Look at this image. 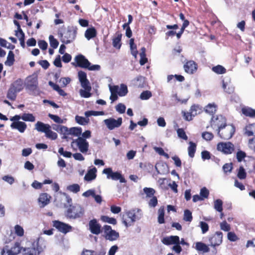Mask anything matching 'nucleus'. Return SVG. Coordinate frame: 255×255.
<instances>
[{"label": "nucleus", "instance_id": "obj_19", "mask_svg": "<svg viewBox=\"0 0 255 255\" xmlns=\"http://www.w3.org/2000/svg\"><path fill=\"white\" fill-rule=\"evenodd\" d=\"M53 223V227L56 228L59 232L64 234L71 231L72 228L69 225L58 221H54Z\"/></svg>", "mask_w": 255, "mask_h": 255}, {"label": "nucleus", "instance_id": "obj_56", "mask_svg": "<svg viewBox=\"0 0 255 255\" xmlns=\"http://www.w3.org/2000/svg\"><path fill=\"white\" fill-rule=\"evenodd\" d=\"M228 239L232 242H235L237 241L239 238L234 232H229L227 234Z\"/></svg>", "mask_w": 255, "mask_h": 255}, {"label": "nucleus", "instance_id": "obj_40", "mask_svg": "<svg viewBox=\"0 0 255 255\" xmlns=\"http://www.w3.org/2000/svg\"><path fill=\"white\" fill-rule=\"evenodd\" d=\"M212 71L218 74H224L226 72V69L222 66L218 65L212 68Z\"/></svg>", "mask_w": 255, "mask_h": 255}, {"label": "nucleus", "instance_id": "obj_11", "mask_svg": "<svg viewBox=\"0 0 255 255\" xmlns=\"http://www.w3.org/2000/svg\"><path fill=\"white\" fill-rule=\"evenodd\" d=\"M103 174L107 175L108 179H112L114 180H119L121 183H125L126 179L122 176L121 173L118 172H113L112 168H108L104 169L103 171Z\"/></svg>", "mask_w": 255, "mask_h": 255}, {"label": "nucleus", "instance_id": "obj_1", "mask_svg": "<svg viewBox=\"0 0 255 255\" xmlns=\"http://www.w3.org/2000/svg\"><path fill=\"white\" fill-rule=\"evenodd\" d=\"M60 198L62 200L60 206H64V207H70L67 209L66 215L70 219H77L82 217L84 214L83 208L80 205H75L72 206V199L65 193L59 192Z\"/></svg>", "mask_w": 255, "mask_h": 255}, {"label": "nucleus", "instance_id": "obj_59", "mask_svg": "<svg viewBox=\"0 0 255 255\" xmlns=\"http://www.w3.org/2000/svg\"><path fill=\"white\" fill-rule=\"evenodd\" d=\"M202 137L206 140H211L213 139L214 135L210 132H204L202 134Z\"/></svg>", "mask_w": 255, "mask_h": 255}, {"label": "nucleus", "instance_id": "obj_27", "mask_svg": "<svg viewBox=\"0 0 255 255\" xmlns=\"http://www.w3.org/2000/svg\"><path fill=\"white\" fill-rule=\"evenodd\" d=\"M96 172L97 169L96 167H93L89 170L84 177V179L88 181L95 179L96 177Z\"/></svg>", "mask_w": 255, "mask_h": 255}, {"label": "nucleus", "instance_id": "obj_38", "mask_svg": "<svg viewBox=\"0 0 255 255\" xmlns=\"http://www.w3.org/2000/svg\"><path fill=\"white\" fill-rule=\"evenodd\" d=\"M0 46L11 50H13L15 48L14 45L11 44L6 40L1 38H0Z\"/></svg>", "mask_w": 255, "mask_h": 255}, {"label": "nucleus", "instance_id": "obj_32", "mask_svg": "<svg viewBox=\"0 0 255 255\" xmlns=\"http://www.w3.org/2000/svg\"><path fill=\"white\" fill-rule=\"evenodd\" d=\"M14 61V54L12 51H9L4 64L6 66H11Z\"/></svg>", "mask_w": 255, "mask_h": 255}, {"label": "nucleus", "instance_id": "obj_55", "mask_svg": "<svg viewBox=\"0 0 255 255\" xmlns=\"http://www.w3.org/2000/svg\"><path fill=\"white\" fill-rule=\"evenodd\" d=\"M151 93L149 91H145L142 92L140 95L141 99L145 100L149 99L151 97Z\"/></svg>", "mask_w": 255, "mask_h": 255}, {"label": "nucleus", "instance_id": "obj_62", "mask_svg": "<svg viewBox=\"0 0 255 255\" xmlns=\"http://www.w3.org/2000/svg\"><path fill=\"white\" fill-rule=\"evenodd\" d=\"M15 35L18 38L20 42H22L23 39H24V33L21 28L15 31Z\"/></svg>", "mask_w": 255, "mask_h": 255}, {"label": "nucleus", "instance_id": "obj_61", "mask_svg": "<svg viewBox=\"0 0 255 255\" xmlns=\"http://www.w3.org/2000/svg\"><path fill=\"white\" fill-rule=\"evenodd\" d=\"M200 227L201 229L202 234L206 233L209 230V226L206 222L203 221L200 222Z\"/></svg>", "mask_w": 255, "mask_h": 255}, {"label": "nucleus", "instance_id": "obj_43", "mask_svg": "<svg viewBox=\"0 0 255 255\" xmlns=\"http://www.w3.org/2000/svg\"><path fill=\"white\" fill-rule=\"evenodd\" d=\"M49 40L50 46L52 47L53 49L57 48L59 45L58 40L55 39L52 35H50L49 36Z\"/></svg>", "mask_w": 255, "mask_h": 255}, {"label": "nucleus", "instance_id": "obj_37", "mask_svg": "<svg viewBox=\"0 0 255 255\" xmlns=\"http://www.w3.org/2000/svg\"><path fill=\"white\" fill-rule=\"evenodd\" d=\"M129 45L131 53L135 58H136L138 52L136 50V46L134 43V40L133 38H131L129 40Z\"/></svg>", "mask_w": 255, "mask_h": 255}, {"label": "nucleus", "instance_id": "obj_15", "mask_svg": "<svg viewBox=\"0 0 255 255\" xmlns=\"http://www.w3.org/2000/svg\"><path fill=\"white\" fill-rule=\"evenodd\" d=\"M58 128H60V130L62 132L68 135L79 136L82 133V128H81L73 127L68 128L65 126H59Z\"/></svg>", "mask_w": 255, "mask_h": 255}, {"label": "nucleus", "instance_id": "obj_6", "mask_svg": "<svg viewBox=\"0 0 255 255\" xmlns=\"http://www.w3.org/2000/svg\"><path fill=\"white\" fill-rule=\"evenodd\" d=\"M71 145L74 149L76 150L78 148L83 153H86L89 147V142L83 137H78L74 139L71 142Z\"/></svg>", "mask_w": 255, "mask_h": 255}, {"label": "nucleus", "instance_id": "obj_36", "mask_svg": "<svg viewBox=\"0 0 255 255\" xmlns=\"http://www.w3.org/2000/svg\"><path fill=\"white\" fill-rule=\"evenodd\" d=\"M189 146L188 148V155L191 157H193L196 151V145L192 141L189 142Z\"/></svg>", "mask_w": 255, "mask_h": 255}, {"label": "nucleus", "instance_id": "obj_52", "mask_svg": "<svg viewBox=\"0 0 255 255\" xmlns=\"http://www.w3.org/2000/svg\"><path fill=\"white\" fill-rule=\"evenodd\" d=\"M2 179L10 185H12L15 181L14 178L11 175H6L2 177Z\"/></svg>", "mask_w": 255, "mask_h": 255}, {"label": "nucleus", "instance_id": "obj_31", "mask_svg": "<svg viewBox=\"0 0 255 255\" xmlns=\"http://www.w3.org/2000/svg\"><path fill=\"white\" fill-rule=\"evenodd\" d=\"M17 93L21 91L23 89V84L20 79L15 81L11 86Z\"/></svg>", "mask_w": 255, "mask_h": 255}, {"label": "nucleus", "instance_id": "obj_41", "mask_svg": "<svg viewBox=\"0 0 255 255\" xmlns=\"http://www.w3.org/2000/svg\"><path fill=\"white\" fill-rule=\"evenodd\" d=\"M158 222L159 224H163L164 223V209L163 207H160L158 211Z\"/></svg>", "mask_w": 255, "mask_h": 255}, {"label": "nucleus", "instance_id": "obj_12", "mask_svg": "<svg viewBox=\"0 0 255 255\" xmlns=\"http://www.w3.org/2000/svg\"><path fill=\"white\" fill-rule=\"evenodd\" d=\"M217 148L218 151L224 154H229L234 151L235 147L230 142H222L217 144Z\"/></svg>", "mask_w": 255, "mask_h": 255}, {"label": "nucleus", "instance_id": "obj_64", "mask_svg": "<svg viewBox=\"0 0 255 255\" xmlns=\"http://www.w3.org/2000/svg\"><path fill=\"white\" fill-rule=\"evenodd\" d=\"M38 46L40 49L45 50L47 49L48 44L44 40H39L38 42Z\"/></svg>", "mask_w": 255, "mask_h": 255}, {"label": "nucleus", "instance_id": "obj_60", "mask_svg": "<svg viewBox=\"0 0 255 255\" xmlns=\"http://www.w3.org/2000/svg\"><path fill=\"white\" fill-rule=\"evenodd\" d=\"M178 136L184 140H187L188 137L186 135L185 132L182 128H179L177 130Z\"/></svg>", "mask_w": 255, "mask_h": 255}, {"label": "nucleus", "instance_id": "obj_13", "mask_svg": "<svg viewBox=\"0 0 255 255\" xmlns=\"http://www.w3.org/2000/svg\"><path fill=\"white\" fill-rule=\"evenodd\" d=\"M81 83V87L83 89H80L79 91V94L81 97L83 98H89L91 96V93H90L92 88L89 80L82 82Z\"/></svg>", "mask_w": 255, "mask_h": 255}, {"label": "nucleus", "instance_id": "obj_2", "mask_svg": "<svg viewBox=\"0 0 255 255\" xmlns=\"http://www.w3.org/2000/svg\"><path fill=\"white\" fill-rule=\"evenodd\" d=\"M29 245V247H22L23 255H37L42 252L45 248L44 240L41 237Z\"/></svg>", "mask_w": 255, "mask_h": 255}, {"label": "nucleus", "instance_id": "obj_17", "mask_svg": "<svg viewBox=\"0 0 255 255\" xmlns=\"http://www.w3.org/2000/svg\"><path fill=\"white\" fill-rule=\"evenodd\" d=\"M104 233L106 239L115 241L118 238L119 234L116 231L112 229L110 226L105 225L104 227Z\"/></svg>", "mask_w": 255, "mask_h": 255}, {"label": "nucleus", "instance_id": "obj_8", "mask_svg": "<svg viewBox=\"0 0 255 255\" xmlns=\"http://www.w3.org/2000/svg\"><path fill=\"white\" fill-rule=\"evenodd\" d=\"M210 123L212 128H217V129H219L226 126V120L222 115L214 113L212 115Z\"/></svg>", "mask_w": 255, "mask_h": 255}, {"label": "nucleus", "instance_id": "obj_20", "mask_svg": "<svg viewBox=\"0 0 255 255\" xmlns=\"http://www.w3.org/2000/svg\"><path fill=\"white\" fill-rule=\"evenodd\" d=\"M37 85V75L36 74H33L27 77L26 79V86L29 89L32 90L36 89Z\"/></svg>", "mask_w": 255, "mask_h": 255}, {"label": "nucleus", "instance_id": "obj_7", "mask_svg": "<svg viewBox=\"0 0 255 255\" xmlns=\"http://www.w3.org/2000/svg\"><path fill=\"white\" fill-rule=\"evenodd\" d=\"M218 134L224 139L231 138L235 131V127L232 125H228L222 128L217 129Z\"/></svg>", "mask_w": 255, "mask_h": 255}, {"label": "nucleus", "instance_id": "obj_4", "mask_svg": "<svg viewBox=\"0 0 255 255\" xmlns=\"http://www.w3.org/2000/svg\"><path fill=\"white\" fill-rule=\"evenodd\" d=\"M111 92L110 99L112 102L117 100L118 95L120 97L125 96L128 93L127 86L125 84L120 86H109Z\"/></svg>", "mask_w": 255, "mask_h": 255}, {"label": "nucleus", "instance_id": "obj_9", "mask_svg": "<svg viewBox=\"0 0 255 255\" xmlns=\"http://www.w3.org/2000/svg\"><path fill=\"white\" fill-rule=\"evenodd\" d=\"M22 247L20 246V244L19 242H15L14 245L11 247H9L8 246H5L1 252V255H17L21 251H22Z\"/></svg>", "mask_w": 255, "mask_h": 255}, {"label": "nucleus", "instance_id": "obj_51", "mask_svg": "<svg viewBox=\"0 0 255 255\" xmlns=\"http://www.w3.org/2000/svg\"><path fill=\"white\" fill-rule=\"evenodd\" d=\"M209 194V191L206 187H203L201 189L200 192V195L203 198V200L206 199L208 197Z\"/></svg>", "mask_w": 255, "mask_h": 255}, {"label": "nucleus", "instance_id": "obj_28", "mask_svg": "<svg viewBox=\"0 0 255 255\" xmlns=\"http://www.w3.org/2000/svg\"><path fill=\"white\" fill-rule=\"evenodd\" d=\"M49 126L50 125L48 124H45L41 122H37L35 125V129L38 131L45 133L48 129Z\"/></svg>", "mask_w": 255, "mask_h": 255}, {"label": "nucleus", "instance_id": "obj_53", "mask_svg": "<svg viewBox=\"0 0 255 255\" xmlns=\"http://www.w3.org/2000/svg\"><path fill=\"white\" fill-rule=\"evenodd\" d=\"M220 229L225 231L229 232L231 230V227L226 221H224L220 224Z\"/></svg>", "mask_w": 255, "mask_h": 255}, {"label": "nucleus", "instance_id": "obj_58", "mask_svg": "<svg viewBox=\"0 0 255 255\" xmlns=\"http://www.w3.org/2000/svg\"><path fill=\"white\" fill-rule=\"evenodd\" d=\"M78 78L80 83L88 80L87 78L86 73L82 71L78 72Z\"/></svg>", "mask_w": 255, "mask_h": 255}, {"label": "nucleus", "instance_id": "obj_42", "mask_svg": "<svg viewBox=\"0 0 255 255\" xmlns=\"http://www.w3.org/2000/svg\"><path fill=\"white\" fill-rule=\"evenodd\" d=\"M15 234L19 237H22L24 235V229L19 225H16L14 228Z\"/></svg>", "mask_w": 255, "mask_h": 255}, {"label": "nucleus", "instance_id": "obj_30", "mask_svg": "<svg viewBox=\"0 0 255 255\" xmlns=\"http://www.w3.org/2000/svg\"><path fill=\"white\" fill-rule=\"evenodd\" d=\"M195 248L199 252L204 253H208L210 251V249L207 245L202 242H197L195 244Z\"/></svg>", "mask_w": 255, "mask_h": 255}, {"label": "nucleus", "instance_id": "obj_48", "mask_svg": "<svg viewBox=\"0 0 255 255\" xmlns=\"http://www.w3.org/2000/svg\"><path fill=\"white\" fill-rule=\"evenodd\" d=\"M183 220L185 221L190 222L192 221V213L189 210H185L184 211Z\"/></svg>", "mask_w": 255, "mask_h": 255}, {"label": "nucleus", "instance_id": "obj_23", "mask_svg": "<svg viewBox=\"0 0 255 255\" xmlns=\"http://www.w3.org/2000/svg\"><path fill=\"white\" fill-rule=\"evenodd\" d=\"M89 225V229L92 233L99 235L101 233V226L95 219L91 220Z\"/></svg>", "mask_w": 255, "mask_h": 255}, {"label": "nucleus", "instance_id": "obj_26", "mask_svg": "<svg viewBox=\"0 0 255 255\" xmlns=\"http://www.w3.org/2000/svg\"><path fill=\"white\" fill-rule=\"evenodd\" d=\"M244 134L248 136H254L255 137V124H249L244 129Z\"/></svg>", "mask_w": 255, "mask_h": 255}, {"label": "nucleus", "instance_id": "obj_25", "mask_svg": "<svg viewBox=\"0 0 255 255\" xmlns=\"http://www.w3.org/2000/svg\"><path fill=\"white\" fill-rule=\"evenodd\" d=\"M184 68L186 72L189 74H193L196 71L197 65L194 61H189L184 65Z\"/></svg>", "mask_w": 255, "mask_h": 255}, {"label": "nucleus", "instance_id": "obj_18", "mask_svg": "<svg viewBox=\"0 0 255 255\" xmlns=\"http://www.w3.org/2000/svg\"><path fill=\"white\" fill-rule=\"evenodd\" d=\"M85 117L76 116L75 120L77 123L81 125H85L89 122V117L91 116H98L104 115V113H85Z\"/></svg>", "mask_w": 255, "mask_h": 255}, {"label": "nucleus", "instance_id": "obj_63", "mask_svg": "<svg viewBox=\"0 0 255 255\" xmlns=\"http://www.w3.org/2000/svg\"><path fill=\"white\" fill-rule=\"evenodd\" d=\"M196 115V113L192 114V113H183V117L185 120L190 121H191Z\"/></svg>", "mask_w": 255, "mask_h": 255}, {"label": "nucleus", "instance_id": "obj_14", "mask_svg": "<svg viewBox=\"0 0 255 255\" xmlns=\"http://www.w3.org/2000/svg\"><path fill=\"white\" fill-rule=\"evenodd\" d=\"M76 36V31L69 30L61 35V41L65 44H68L72 42Z\"/></svg>", "mask_w": 255, "mask_h": 255}, {"label": "nucleus", "instance_id": "obj_33", "mask_svg": "<svg viewBox=\"0 0 255 255\" xmlns=\"http://www.w3.org/2000/svg\"><path fill=\"white\" fill-rule=\"evenodd\" d=\"M44 133L47 138L51 140H55L57 138V134L51 129L50 126Z\"/></svg>", "mask_w": 255, "mask_h": 255}, {"label": "nucleus", "instance_id": "obj_54", "mask_svg": "<svg viewBox=\"0 0 255 255\" xmlns=\"http://www.w3.org/2000/svg\"><path fill=\"white\" fill-rule=\"evenodd\" d=\"M246 172L243 167L241 166L239 168L238 173V177L241 179H244L246 177Z\"/></svg>", "mask_w": 255, "mask_h": 255}, {"label": "nucleus", "instance_id": "obj_5", "mask_svg": "<svg viewBox=\"0 0 255 255\" xmlns=\"http://www.w3.org/2000/svg\"><path fill=\"white\" fill-rule=\"evenodd\" d=\"M75 61L77 63V64L76 65L74 63H72V64L75 66H78L80 67L86 68L91 71H98L100 69V65H91V63L89 62V61L82 55L76 56L75 58Z\"/></svg>", "mask_w": 255, "mask_h": 255}, {"label": "nucleus", "instance_id": "obj_3", "mask_svg": "<svg viewBox=\"0 0 255 255\" xmlns=\"http://www.w3.org/2000/svg\"><path fill=\"white\" fill-rule=\"evenodd\" d=\"M142 216V211L138 208L133 209L128 211L126 213V216L123 217V223L128 227L137 220H139Z\"/></svg>", "mask_w": 255, "mask_h": 255}, {"label": "nucleus", "instance_id": "obj_29", "mask_svg": "<svg viewBox=\"0 0 255 255\" xmlns=\"http://www.w3.org/2000/svg\"><path fill=\"white\" fill-rule=\"evenodd\" d=\"M85 38L89 40L90 39L94 38L97 35V31L94 27H91L88 28L85 32Z\"/></svg>", "mask_w": 255, "mask_h": 255}, {"label": "nucleus", "instance_id": "obj_10", "mask_svg": "<svg viewBox=\"0 0 255 255\" xmlns=\"http://www.w3.org/2000/svg\"><path fill=\"white\" fill-rule=\"evenodd\" d=\"M21 117L18 115L11 117L10 120L13 122L11 123L10 127L12 128L17 129L21 133H23L26 128L27 126L25 123L19 121Z\"/></svg>", "mask_w": 255, "mask_h": 255}, {"label": "nucleus", "instance_id": "obj_47", "mask_svg": "<svg viewBox=\"0 0 255 255\" xmlns=\"http://www.w3.org/2000/svg\"><path fill=\"white\" fill-rule=\"evenodd\" d=\"M153 149L160 155L164 156L167 159L169 158L168 154L165 153L161 147L154 146L153 147Z\"/></svg>", "mask_w": 255, "mask_h": 255}, {"label": "nucleus", "instance_id": "obj_34", "mask_svg": "<svg viewBox=\"0 0 255 255\" xmlns=\"http://www.w3.org/2000/svg\"><path fill=\"white\" fill-rule=\"evenodd\" d=\"M48 116L51 120L57 124H63L65 123L66 121V119L61 118L57 115L49 114Z\"/></svg>", "mask_w": 255, "mask_h": 255}, {"label": "nucleus", "instance_id": "obj_49", "mask_svg": "<svg viewBox=\"0 0 255 255\" xmlns=\"http://www.w3.org/2000/svg\"><path fill=\"white\" fill-rule=\"evenodd\" d=\"M67 189L73 193H77L80 191V186L77 184H74L67 186Z\"/></svg>", "mask_w": 255, "mask_h": 255}, {"label": "nucleus", "instance_id": "obj_46", "mask_svg": "<svg viewBox=\"0 0 255 255\" xmlns=\"http://www.w3.org/2000/svg\"><path fill=\"white\" fill-rule=\"evenodd\" d=\"M17 93L12 87H10L7 93V98L10 100H14Z\"/></svg>", "mask_w": 255, "mask_h": 255}, {"label": "nucleus", "instance_id": "obj_45", "mask_svg": "<svg viewBox=\"0 0 255 255\" xmlns=\"http://www.w3.org/2000/svg\"><path fill=\"white\" fill-rule=\"evenodd\" d=\"M205 112H216L217 110V105L215 103H210L204 108Z\"/></svg>", "mask_w": 255, "mask_h": 255}, {"label": "nucleus", "instance_id": "obj_44", "mask_svg": "<svg viewBox=\"0 0 255 255\" xmlns=\"http://www.w3.org/2000/svg\"><path fill=\"white\" fill-rule=\"evenodd\" d=\"M143 191L146 195V197H152L154 196L155 191L152 188L145 187L143 188Z\"/></svg>", "mask_w": 255, "mask_h": 255}, {"label": "nucleus", "instance_id": "obj_22", "mask_svg": "<svg viewBox=\"0 0 255 255\" xmlns=\"http://www.w3.org/2000/svg\"><path fill=\"white\" fill-rule=\"evenodd\" d=\"M51 198V197L47 193L40 194L38 199L39 206L40 208L44 207L50 203Z\"/></svg>", "mask_w": 255, "mask_h": 255}, {"label": "nucleus", "instance_id": "obj_50", "mask_svg": "<svg viewBox=\"0 0 255 255\" xmlns=\"http://www.w3.org/2000/svg\"><path fill=\"white\" fill-rule=\"evenodd\" d=\"M21 119L25 121L34 122L35 121L34 117L31 114H24Z\"/></svg>", "mask_w": 255, "mask_h": 255}, {"label": "nucleus", "instance_id": "obj_39", "mask_svg": "<svg viewBox=\"0 0 255 255\" xmlns=\"http://www.w3.org/2000/svg\"><path fill=\"white\" fill-rule=\"evenodd\" d=\"M122 38V34H119L116 37L113 39V46L116 48L120 49L121 46V41Z\"/></svg>", "mask_w": 255, "mask_h": 255}, {"label": "nucleus", "instance_id": "obj_57", "mask_svg": "<svg viewBox=\"0 0 255 255\" xmlns=\"http://www.w3.org/2000/svg\"><path fill=\"white\" fill-rule=\"evenodd\" d=\"M102 220L105 222H107L113 225H115L117 223L116 219L110 218L108 216H103L102 217Z\"/></svg>", "mask_w": 255, "mask_h": 255}, {"label": "nucleus", "instance_id": "obj_21", "mask_svg": "<svg viewBox=\"0 0 255 255\" xmlns=\"http://www.w3.org/2000/svg\"><path fill=\"white\" fill-rule=\"evenodd\" d=\"M223 241V233L221 232H217L210 239V242L212 247H215L219 246Z\"/></svg>", "mask_w": 255, "mask_h": 255}, {"label": "nucleus", "instance_id": "obj_16", "mask_svg": "<svg viewBox=\"0 0 255 255\" xmlns=\"http://www.w3.org/2000/svg\"><path fill=\"white\" fill-rule=\"evenodd\" d=\"M105 124L110 130H113L115 128L120 127L122 124V119L119 118L117 120L113 118H109L104 121Z\"/></svg>", "mask_w": 255, "mask_h": 255}, {"label": "nucleus", "instance_id": "obj_35", "mask_svg": "<svg viewBox=\"0 0 255 255\" xmlns=\"http://www.w3.org/2000/svg\"><path fill=\"white\" fill-rule=\"evenodd\" d=\"M214 208L219 212L223 211V202L221 199H217L214 202Z\"/></svg>", "mask_w": 255, "mask_h": 255}, {"label": "nucleus", "instance_id": "obj_24", "mask_svg": "<svg viewBox=\"0 0 255 255\" xmlns=\"http://www.w3.org/2000/svg\"><path fill=\"white\" fill-rule=\"evenodd\" d=\"M179 237L177 236H171L166 237L162 240V243L166 245L172 244H179Z\"/></svg>", "mask_w": 255, "mask_h": 255}]
</instances>
